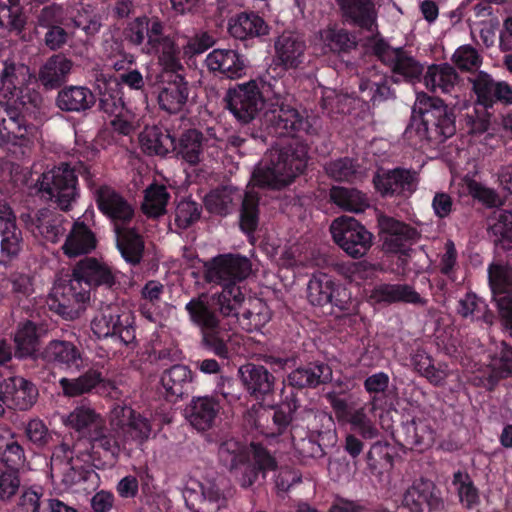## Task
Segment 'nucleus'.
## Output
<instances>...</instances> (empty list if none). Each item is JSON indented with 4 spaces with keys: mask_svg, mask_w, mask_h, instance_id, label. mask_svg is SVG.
<instances>
[{
    "mask_svg": "<svg viewBox=\"0 0 512 512\" xmlns=\"http://www.w3.org/2000/svg\"><path fill=\"white\" fill-rule=\"evenodd\" d=\"M308 148L294 141L283 148H273L252 174L255 186L281 188L290 184L307 166Z\"/></svg>",
    "mask_w": 512,
    "mask_h": 512,
    "instance_id": "1",
    "label": "nucleus"
},
{
    "mask_svg": "<svg viewBox=\"0 0 512 512\" xmlns=\"http://www.w3.org/2000/svg\"><path fill=\"white\" fill-rule=\"evenodd\" d=\"M218 455L242 488L251 487L260 473L265 476L268 471L276 468L274 457L255 443L247 447L234 439H229L220 445Z\"/></svg>",
    "mask_w": 512,
    "mask_h": 512,
    "instance_id": "2",
    "label": "nucleus"
},
{
    "mask_svg": "<svg viewBox=\"0 0 512 512\" xmlns=\"http://www.w3.org/2000/svg\"><path fill=\"white\" fill-rule=\"evenodd\" d=\"M412 120L406 133L415 134L420 140L441 143L455 133L452 113L444 102L424 92L416 96Z\"/></svg>",
    "mask_w": 512,
    "mask_h": 512,
    "instance_id": "3",
    "label": "nucleus"
},
{
    "mask_svg": "<svg viewBox=\"0 0 512 512\" xmlns=\"http://www.w3.org/2000/svg\"><path fill=\"white\" fill-rule=\"evenodd\" d=\"M190 322L200 330L202 345L215 355L227 358V343L231 339L232 325L220 318L206 294L193 297L185 305Z\"/></svg>",
    "mask_w": 512,
    "mask_h": 512,
    "instance_id": "4",
    "label": "nucleus"
},
{
    "mask_svg": "<svg viewBox=\"0 0 512 512\" xmlns=\"http://www.w3.org/2000/svg\"><path fill=\"white\" fill-rule=\"evenodd\" d=\"M109 425L108 441L115 443L116 451L105 453L113 459L122 452L130 456L133 445L142 446L152 433L149 420L127 406L118 405L112 409Z\"/></svg>",
    "mask_w": 512,
    "mask_h": 512,
    "instance_id": "5",
    "label": "nucleus"
},
{
    "mask_svg": "<svg viewBox=\"0 0 512 512\" xmlns=\"http://www.w3.org/2000/svg\"><path fill=\"white\" fill-rule=\"evenodd\" d=\"M206 208L214 214L227 215L241 202L240 227L253 232L258 224V195L253 190L244 194L233 186H225L211 191L205 197Z\"/></svg>",
    "mask_w": 512,
    "mask_h": 512,
    "instance_id": "6",
    "label": "nucleus"
},
{
    "mask_svg": "<svg viewBox=\"0 0 512 512\" xmlns=\"http://www.w3.org/2000/svg\"><path fill=\"white\" fill-rule=\"evenodd\" d=\"M269 84L250 80L228 90L227 108L239 122L249 123L263 108L266 109L268 98H272Z\"/></svg>",
    "mask_w": 512,
    "mask_h": 512,
    "instance_id": "7",
    "label": "nucleus"
},
{
    "mask_svg": "<svg viewBox=\"0 0 512 512\" xmlns=\"http://www.w3.org/2000/svg\"><path fill=\"white\" fill-rule=\"evenodd\" d=\"M61 420L66 427L86 437L93 449L116 451L115 443L108 441L109 429L103 417L89 403L80 402Z\"/></svg>",
    "mask_w": 512,
    "mask_h": 512,
    "instance_id": "8",
    "label": "nucleus"
},
{
    "mask_svg": "<svg viewBox=\"0 0 512 512\" xmlns=\"http://www.w3.org/2000/svg\"><path fill=\"white\" fill-rule=\"evenodd\" d=\"M75 172L67 163L45 171L36 183L38 193L44 199L54 200L62 210L69 209L78 196Z\"/></svg>",
    "mask_w": 512,
    "mask_h": 512,
    "instance_id": "9",
    "label": "nucleus"
},
{
    "mask_svg": "<svg viewBox=\"0 0 512 512\" xmlns=\"http://www.w3.org/2000/svg\"><path fill=\"white\" fill-rule=\"evenodd\" d=\"M268 87L271 89L272 98L267 100L264 116L266 121L275 128L276 133L280 136H295L301 132L309 133L310 123L295 108L285 104L278 82L274 81Z\"/></svg>",
    "mask_w": 512,
    "mask_h": 512,
    "instance_id": "10",
    "label": "nucleus"
},
{
    "mask_svg": "<svg viewBox=\"0 0 512 512\" xmlns=\"http://www.w3.org/2000/svg\"><path fill=\"white\" fill-rule=\"evenodd\" d=\"M77 172L86 180L92 190L99 210L114 222L115 228L121 227V224L128 223L133 218L132 205L112 187L97 186L93 181L94 174L89 167L80 164Z\"/></svg>",
    "mask_w": 512,
    "mask_h": 512,
    "instance_id": "11",
    "label": "nucleus"
},
{
    "mask_svg": "<svg viewBox=\"0 0 512 512\" xmlns=\"http://www.w3.org/2000/svg\"><path fill=\"white\" fill-rule=\"evenodd\" d=\"M330 232L335 243L353 258L364 256L372 245V234L353 217L336 218Z\"/></svg>",
    "mask_w": 512,
    "mask_h": 512,
    "instance_id": "12",
    "label": "nucleus"
},
{
    "mask_svg": "<svg viewBox=\"0 0 512 512\" xmlns=\"http://www.w3.org/2000/svg\"><path fill=\"white\" fill-rule=\"evenodd\" d=\"M91 330L98 338H112L124 345L135 339V328L129 314H120L115 306H105L91 320Z\"/></svg>",
    "mask_w": 512,
    "mask_h": 512,
    "instance_id": "13",
    "label": "nucleus"
},
{
    "mask_svg": "<svg viewBox=\"0 0 512 512\" xmlns=\"http://www.w3.org/2000/svg\"><path fill=\"white\" fill-rule=\"evenodd\" d=\"M52 308L65 319L73 320L79 317L84 305L90 299L87 287L72 277L68 281H58L51 293Z\"/></svg>",
    "mask_w": 512,
    "mask_h": 512,
    "instance_id": "14",
    "label": "nucleus"
},
{
    "mask_svg": "<svg viewBox=\"0 0 512 512\" xmlns=\"http://www.w3.org/2000/svg\"><path fill=\"white\" fill-rule=\"evenodd\" d=\"M38 130L26 124L18 109L8 102H0V142L27 147L37 139Z\"/></svg>",
    "mask_w": 512,
    "mask_h": 512,
    "instance_id": "15",
    "label": "nucleus"
},
{
    "mask_svg": "<svg viewBox=\"0 0 512 512\" xmlns=\"http://www.w3.org/2000/svg\"><path fill=\"white\" fill-rule=\"evenodd\" d=\"M149 37V44H145L141 51L148 55H156L159 64L166 71L177 72L182 69L181 49L177 45L176 33L164 34V24L154 23Z\"/></svg>",
    "mask_w": 512,
    "mask_h": 512,
    "instance_id": "16",
    "label": "nucleus"
},
{
    "mask_svg": "<svg viewBox=\"0 0 512 512\" xmlns=\"http://www.w3.org/2000/svg\"><path fill=\"white\" fill-rule=\"evenodd\" d=\"M367 46L381 62L391 67L395 74L401 75L410 81L418 79L421 75L423 68L419 62L409 56L403 49L392 48L377 35L368 41Z\"/></svg>",
    "mask_w": 512,
    "mask_h": 512,
    "instance_id": "17",
    "label": "nucleus"
},
{
    "mask_svg": "<svg viewBox=\"0 0 512 512\" xmlns=\"http://www.w3.org/2000/svg\"><path fill=\"white\" fill-rule=\"evenodd\" d=\"M252 271L249 259L239 255H222L213 259L207 266L206 280L223 285L240 282Z\"/></svg>",
    "mask_w": 512,
    "mask_h": 512,
    "instance_id": "18",
    "label": "nucleus"
},
{
    "mask_svg": "<svg viewBox=\"0 0 512 512\" xmlns=\"http://www.w3.org/2000/svg\"><path fill=\"white\" fill-rule=\"evenodd\" d=\"M373 183L383 197L407 198L416 190L418 179L416 172L396 168L378 172Z\"/></svg>",
    "mask_w": 512,
    "mask_h": 512,
    "instance_id": "19",
    "label": "nucleus"
},
{
    "mask_svg": "<svg viewBox=\"0 0 512 512\" xmlns=\"http://www.w3.org/2000/svg\"><path fill=\"white\" fill-rule=\"evenodd\" d=\"M183 499L187 508L191 512H208V504H215V509H219V502L223 499V493L215 480L204 479L200 481L195 478H189L182 490Z\"/></svg>",
    "mask_w": 512,
    "mask_h": 512,
    "instance_id": "20",
    "label": "nucleus"
},
{
    "mask_svg": "<svg viewBox=\"0 0 512 512\" xmlns=\"http://www.w3.org/2000/svg\"><path fill=\"white\" fill-rule=\"evenodd\" d=\"M402 504L410 512H438L443 500L432 481L418 479L404 493Z\"/></svg>",
    "mask_w": 512,
    "mask_h": 512,
    "instance_id": "21",
    "label": "nucleus"
},
{
    "mask_svg": "<svg viewBox=\"0 0 512 512\" xmlns=\"http://www.w3.org/2000/svg\"><path fill=\"white\" fill-rule=\"evenodd\" d=\"M21 220L34 234L56 243L66 232L67 221L63 215L49 209H40L35 212L23 213Z\"/></svg>",
    "mask_w": 512,
    "mask_h": 512,
    "instance_id": "22",
    "label": "nucleus"
},
{
    "mask_svg": "<svg viewBox=\"0 0 512 512\" xmlns=\"http://www.w3.org/2000/svg\"><path fill=\"white\" fill-rule=\"evenodd\" d=\"M314 48L321 54H346L357 47L356 36L336 25H328L318 31L313 41Z\"/></svg>",
    "mask_w": 512,
    "mask_h": 512,
    "instance_id": "23",
    "label": "nucleus"
},
{
    "mask_svg": "<svg viewBox=\"0 0 512 512\" xmlns=\"http://www.w3.org/2000/svg\"><path fill=\"white\" fill-rule=\"evenodd\" d=\"M36 387L22 377L6 379L0 386V399L10 408L27 410L37 399Z\"/></svg>",
    "mask_w": 512,
    "mask_h": 512,
    "instance_id": "24",
    "label": "nucleus"
},
{
    "mask_svg": "<svg viewBox=\"0 0 512 512\" xmlns=\"http://www.w3.org/2000/svg\"><path fill=\"white\" fill-rule=\"evenodd\" d=\"M470 81L478 102L485 107H490L495 102L512 103V88L506 82H495L489 74L483 71L479 72Z\"/></svg>",
    "mask_w": 512,
    "mask_h": 512,
    "instance_id": "25",
    "label": "nucleus"
},
{
    "mask_svg": "<svg viewBox=\"0 0 512 512\" xmlns=\"http://www.w3.org/2000/svg\"><path fill=\"white\" fill-rule=\"evenodd\" d=\"M207 68L230 79H237L245 74V60L233 49H214L205 59Z\"/></svg>",
    "mask_w": 512,
    "mask_h": 512,
    "instance_id": "26",
    "label": "nucleus"
},
{
    "mask_svg": "<svg viewBox=\"0 0 512 512\" xmlns=\"http://www.w3.org/2000/svg\"><path fill=\"white\" fill-rule=\"evenodd\" d=\"M378 225L383 239V246L389 252H402L407 242L412 240L416 231L407 224L389 216H380Z\"/></svg>",
    "mask_w": 512,
    "mask_h": 512,
    "instance_id": "27",
    "label": "nucleus"
},
{
    "mask_svg": "<svg viewBox=\"0 0 512 512\" xmlns=\"http://www.w3.org/2000/svg\"><path fill=\"white\" fill-rule=\"evenodd\" d=\"M512 375V348L501 343L491 356L487 372L476 375L474 383L492 389L497 381Z\"/></svg>",
    "mask_w": 512,
    "mask_h": 512,
    "instance_id": "28",
    "label": "nucleus"
},
{
    "mask_svg": "<svg viewBox=\"0 0 512 512\" xmlns=\"http://www.w3.org/2000/svg\"><path fill=\"white\" fill-rule=\"evenodd\" d=\"M41 357L61 368L79 371L84 368L82 354L77 347L67 341L53 340L48 343L41 353Z\"/></svg>",
    "mask_w": 512,
    "mask_h": 512,
    "instance_id": "29",
    "label": "nucleus"
},
{
    "mask_svg": "<svg viewBox=\"0 0 512 512\" xmlns=\"http://www.w3.org/2000/svg\"><path fill=\"white\" fill-rule=\"evenodd\" d=\"M275 59L285 69H295L304 62L306 45L296 34L283 33L275 41Z\"/></svg>",
    "mask_w": 512,
    "mask_h": 512,
    "instance_id": "30",
    "label": "nucleus"
},
{
    "mask_svg": "<svg viewBox=\"0 0 512 512\" xmlns=\"http://www.w3.org/2000/svg\"><path fill=\"white\" fill-rule=\"evenodd\" d=\"M212 301L224 321L235 319L240 316V309H244L248 298L245 297L241 286L230 283L226 284L222 291L212 295Z\"/></svg>",
    "mask_w": 512,
    "mask_h": 512,
    "instance_id": "31",
    "label": "nucleus"
},
{
    "mask_svg": "<svg viewBox=\"0 0 512 512\" xmlns=\"http://www.w3.org/2000/svg\"><path fill=\"white\" fill-rule=\"evenodd\" d=\"M228 32L235 39L247 40L267 35L269 27L258 14L242 12L229 19Z\"/></svg>",
    "mask_w": 512,
    "mask_h": 512,
    "instance_id": "32",
    "label": "nucleus"
},
{
    "mask_svg": "<svg viewBox=\"0 0 512 512\" xmlns=\"http://www.w3.org/2000/svg\"><path fill=\"white\" fill-rule=\"evenodd\" d=\"M97 244L95 234L83 222L76 221L62 245L63 253L75 258L91 253Z\"/></svg>",
    "mask_w": 512,
    "mask_h": 512,
    "instance_id": "33",
    "label": "nucleus"
},
{
    "mask_svg": "<svg viewBox=\"0 0 512 512\" xmlns=\"http://www.w3.org/2000/svg\"><path fill=\"white\" fill-rule=\"evenodd\" d=\"M31 78L29 67L6 60L0 71V94L8 99L17 96Z\"/></svg>",
    "mask_w": 512,
    "mask_h": 512,
    "instance_id": "34",
    "label": "nucleus"
},
{
    "mask_svg": "<svg viewBox=\"0 0 512 512\" xmlns=\"http://www.w3.org/2000/svg\"><path fill=\"white\" fill-rule=\"evenodd\" d=\"M0 211L1 256L11 259L18 255L22 246L21 231L15 224V217L6 205Z\"/></svg>",
    "mask_w": 512,
    "mask_h": 512,
    "instance_id": "35",
    "label": "nucleus"
},
{
    "mask_svg": "<svg viewBox=\"0 0 512 512\" xmlns=\"http://www.w3.org/2000/svg\"><path fill=\"white\" fill-rule=\"evenodd\" d=\"M72 274L89 291L92 286L111 285L114 281L109 268L95 258H85L78 262Z\"/></svg>",
    "mask_w": 512,
    "mask_h": 512,
    "instance_id": "36",
    "label": "nucleus"
},
{
    "mask_svg": "<svg viewBox=\"0 0 512 512\" xmlns=\"http://www.w3.org/2000/svg\"><path fill=\"white\" fill-rule=\"evenodd\" d=\"M458 82V73L448 63L430 65L423 76L424 86L433 93H452Z\"/></svg>",
    "mask_w": 512,
    "mask_h": 512,
    "instance_id": "37",
    "label": "nucleus"
},
{
    "mask_svg": "<svg viewBox=\"0 0 512 512\" xmlns=\"http://www.w3.org/2000/svg\"><path fill=\"white\" fill-rule=\"evenodd\" d=\"M343 15L355 25L373 32L377 12L372 0H338Z\"/></svg>",
    "mask_w": 512,
    "mask_h": 512,
    "instance_id": "38",
    "label": "nucleus"
},
{
    "mask_svg": "<svg viewBox=\"0 0 512 512\" xmlns=\"http://www.w3.org/2000/svg\"><path fill=\"white\" fill-rule=\"evenodd\" d=\"M72 66V61L65 56L53 55L40 67L38 79L46 88H56L65 82Z\"/></svg>",
    "mask_w": 512,
    "mask_h": 512,
    "instance_id": "39",
    "label": "nucleus"
},
{
    "mask_svg": "<svg viewBox=\"0 0 512 512\" xmlns=\"http://www.w3.org/2000/svg\"><path fill=\"white\" fill-rule=\"evenodd\" d=\"M142 150L149 155L165 156L176 148L175 139L167 130L146 127L139 136Z\"/></svg>",
    "mask_w": 512,
    "mask_h": 512,
    "instance_id": "40",
    "label": "nucleus"
},
{
    "mask_svg": "<svg viewBox=\"0 0 512 512\" xmlns=\"http://www.w3.org/2000/svg\"><path fill=\"white\" fill-rule=\"evenodd\" d=\"M270 319L271 312L267 304L259 298L248 297L247 303L236 322L243 330L254 332L263 328Z\"/></svg>",
    "mask_w": 512,
    "mask_h": 512,
    "instance_id": "41",
    "label": "nucleus"
},
{
    "mask_svg": "<svg viewBox=\"0 0 512 512\" xmlns=\"http://www.w3.org/2000/svg\"><path fill=\"white\" fill-rule=\"evenodd\" d=\"M188 99V87L184 78L175 75L174 79L161 88L158 103L163 110L177 113L182 110Z\"/></svg>",
    "mask_w": 512,
    "mask_h": 512,
    "instance_id": "42",
    "label": "nucleus"
},
{
    "mask_svg": "<svg viewBox=\"0 0 512 512\" xmlns=\"http://www.w3.org/2000/svg\"><path fill=\"white\" fill-rule=\"evenodd\" d=\"M57 106L68 112H81L90 109L95 103V96L84 86H69L57 95Z\"/></svg>",
    "mask_w": 512,
    "mask_h": 512,
    "instance_id": "43",
    "label": "nucleus"
},
{
    "mask_svg": "<svg viewBox=\"0 0 512 512\" xmlns=\"http://www.w3.org/2000/svg\"><path fill=\"white\" fill-rule=\"evenodd\" d=\"M239 373L247 390L256 397L272 391L274 377L265 367L247 364L239 369Z\"/></svg>",
    "mask_w": 512,
    "mask_h": 512,
    "instance_id": "44",
    "label": "nucleus"
},
{
    "mask_svg": "<svg viewBox=\"0 0 512 512\" xmlns=\"http://www.w3.org/2000/svg\"><path fill=\"white\" fill-rule=\"evenodd\" d=\"M371 299L375 302L424 304L419 293L407 284H381L374 288Z\"/></svg>",
    "mask_w": 512,
    "mask_h": 512,
    "instance_id": "45",
    "label": "nucleus"
},
{
    "mask_svg": "<svg viewBox=\"0 0 512 512\" xmlns=\"http://www.w3.org/2000/svg\"><path fill=\"white\" fill-rule=\"evenodd\" d=\"M207 140L196 129H189L182 133L174 151L183 160L191 165L199 163L202 159Z\"/></svg>",
    "mask_w": 512,
    "mask_h": 512,
    "instance_id": "46",
    "label": "nucleus"
},
{
    "mask_svg": "<svg viewBox=\"0 0 512 512\" xmlns=\"http://www.w3.org/2000/svg\"><path fill=\"white\" fill-rule=\"evenodd\" d=\"M117 247L126 262L136 265L141 261L144 242L141 236L132 228H115Z\"/></svg>",
    "mask_w": 512,
    "mask_h": 512,
    "instance_id": "47",
    "label": "nucleus"
},
{
    "mask_svg": "<svg viewBox=\"0 0 512 512\" xmlns=\"http://www.w3.org/2000/svg\"><path fill=\"white\" fill-rule=\"evenodd\" d=\"M219 412V404L209 397H200L192 401L188 419L198 430L210 428Z\"/></svg>",
    "mask_w": 512,
    "mask_h": 512,
    "instance_id": "48",
    "label": "nucleus"
},
{
    "mask_svg": "<svg viewBox=\"0 0 512 512\" xmlns=\"http://www.w3.org/2000/svg\"><path fill=\"white\" fill-rule=\"evenodd\" d=\"M191 380V371L185 365H174L161 376V384L167 396L176 398L187 393Z\"/></svg>",
    "mask_w": 512,
    "mask_h": 512,
    "instance_id": "49",
    "label": "nucleus"
},
{
    "mask_svg": "<svg viewBox=\"0 0 512 512\" xmlns=\"http://www.w3.org/2000/svg\"><path fill=\"white\" fill-rule=\"evenodd\" d=\"M359 88L363 98L373 104L382 102L391 96L387 76L374 69L368 71L367 75L362 78Z\"/></svg>",
    "mask_w": 512,
    "mask_h": 512,
    "instance_id": "50",
    "label": "nucleus"
},
{
    "mask_svg": "<svg viewBox=\"0 0 512 512\" xmlns=\"http://www.w3.org/2000/svg\"><path fill=\"white\" fill-rule=\"evenodd\" d=\"M331 369L325 364H315L305 368H298L288 376L289 384L295 387H314L330 380Z\"/></svg>",
    "mask_w": 512,
    "mask_h": 512,
    "instance_id": "51",
    "label": "nucleus"
},
{
    "mask_svg": "<svg viewBox=\"0 0 512 512\" xmlns=\"http://www.w3.org/2000/svg\"><path fill=\"white\" fill-rule=\"evenodd\" d=\"M330 198L338 207L349 212L360 213L369 207L366 194L354 188L335 186L330 191Z\"/></svg>",
    "mask_w": 512,
    "mask_h": 512,
    "instance_id": "52",
    "label": "nucleus"
},
{
    "mask_svg": "<svg viewBox=\"0 0 512 512\" xmlns=\"http://www.w3.org/2000/svg\"><path fill=\"white\" fill-rule=\"evenodd\" d=\"M307 292L308 300L312 305L324 306L333 302L336 287L330 276L319 274L310 279Z\"/></svg>",
    "mask_w": 512,
    "mask_h": 512,
    "instance_id": "53",
    "label": "nucleus"
},
{
    "mask_svg": "<svg viewBox=\"0 0 512 512\" xmlns=\"http://www.w3.org/2000/svg\"><path fill=\"white\" fill-rule=\"evenodd\" d=\"M101 381V373L89 370L77 378H61L59 385L64 396L77 397L91 392Z\"/></svg>",
    "mask_w": 512,
    "mask_h": 512,
    "instance_id": "54",
    "label": "nucleus"
},
{
    "mask_svg": "<svg viewBox=\"0 0 512 512\" xmlns=\"http://www.w3.org/2000/svg\"><path fill=\"white\" fill-rule=\"evenodd\" d=\"M370 405L369 409L366 406H362L350 411L347 418L352 429L365 439H373L378 436V429L370 417V414H373L376 408V397L372 398Z\"/></svg>",
    "mask_w": 512,
    "mask_h": 512,
    "instance_id": "55",
    "label": "nucleus"
},
{
    "mask_svg": "<svg viewBox=\"0 0 512 512\" xmlns=\"http://www.w3.org/2000/svg\"><path fill=\"white\" fill-rule=\"evenodd\" d=\"M405 441L419 450H424L434 442V432L429 423L423 419H413L403 426Z\"/></svg>",
    "mask_w": 512,
    "mask_h": 512,
    "instance_id": "56",
    "label": "nucleus"
},
{
    "mask_svg": "<svg viewBox=\"0 0 512 512\" xmlns=\"http://www.w3.org/2000/svg\"><path fill=\"white\" fill-rule=\"evenodd\" d=\"M488 278L494 299L508 294L512 290V267L506 263H492L488 267Z\"/></svg>",
    "mask_w": 512,
    "mask_h": 512,
    "instance_id": "57",
    "label": "nucleus"
},
{
    "mask_svg": "<svg viewBox=\"0 0 512 512\" xmlns=\"http://www.w3.org/2000/svg\"><path fill=\"white\" fill-rule=\"evenodd\" d=\"M100 104L105 112L115 115V118L111 120V126L115 131L123 135H129L134 130L135 125L131 121L128 112H123V103L120 98L115 101L111 96L103 94Z\"/></svg>",
    "mask_w": 512,
    "mask_h": 512,
    "instance_id": "58",
    "label": "nucleus"
},
{
    "mask_svg": "<svg viewBox=\"0 0 512 512\" xmlns=\"http://www.w3.org/2000/svg\"><path fill=\"white\" fill-rule=\"evenodd\" d=\"M458 313L471 321H484L491 324L493 316L488 311L485 301L473 293H467L459 300Z\"/></svg>",
    "mask_w": 512,
    "mask_h": 512,
    "instance_id": "59",
    "label": "nucleus"
},
{
    "mask_svg": "<svg viewBox=\"0 0 512 512\" xmlns=\"http://www.w3.org/2000/svg\"><path fill=\"white\" fill-rule=\"evenodd\" d=\"M169 193L163 185L153 184L145 190L143 212L149 217H159L166 212Z\"/></svg>",
    "mask_w": 512,
    "mask_h": 512,
    "instance_id": "60",
    "label": "nucleus"
},
{
    "mask_svg": "<svg viewBox=\"0 0 512 512\" xmlns=\"http://www.w3.org/2000/svg\"><path fill=\"white\" fill-rule=\"evenodd\" d=\"M51 469L64 477V481L73 482L77 467L73 463V451L66 443L57 446L52 454Z\"/></svg>",
    "mask_w": 512,
    "mask_h": 512,
    "instance_id": "61",
    "label": "nucleus"
},
{
    "mask_svg": "<svg viewBox=\"0 0 512 512\" xmlns=\"http://www.w3.org/2000/svg\"><path fill=\"white\" fill-rule=\"evenodd\" d=\"M14 341L17 354L20 357L32 356L38 345V334L35 324L30 320L19 323Z\"/></svg>",
    "mask_w": 512,
    "mask_h": 512,
    "instance_id": "62",
    "label": "nucleus"
},
{
    "mask_svg": "<svg viewBox=\"0 0 512 512\" xmlns=\"http://www.w3.org/2000/svg\"><path fill=\"white\" fill-rule=\"evenodd\" d=\"M164 285L158 281H148L142 288V302L140 305L141 314L149 321L156 320V310L161 302Z\"/></svg>",
    "mask_w": 512,
    "mask_h": 512,
    "instance_id": "63",
    "label": "nucleus"
},
{
    "mask_svg": "<svg viewBox=\"0 0 512 512\" xmlns=\"http://www.w3.org/2000/svg\"><path fill=\"white\" fill-rule=\"evenodd\" d=\"M154 23H162L159 18L139 17L129 23L126 29L127 40L135 45L142 47L149 44V37L152 35L151 30Z\"/></svg>",
    "mask_w": 512,
    "mask_h": 512,
    "instance_id": "64",
    "label": "nucleus"
}]
</instances>
